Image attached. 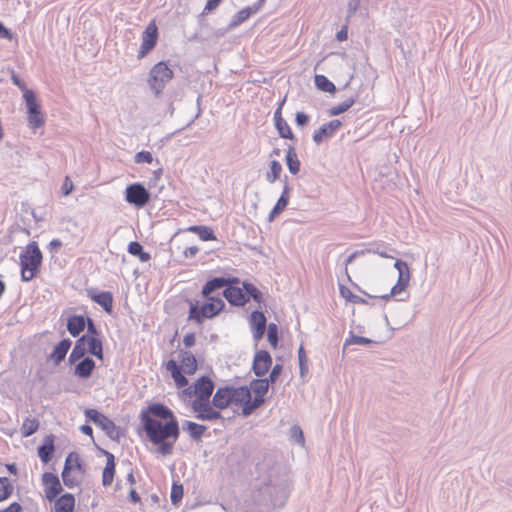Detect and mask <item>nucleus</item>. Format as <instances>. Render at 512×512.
<instances>
[{
	"instance_id": "nucleus-1",
	"label": "nucleus",
	"mask_w": 512,
	"mask_h": 512,
	"mask_svg": "<svg viewBox=\"0 0 512 512\" xmlns=\"http://www.w3.org/2000/svg\"><path fill=\"white\" fill-rule=\"evenodd\" d=\"M251 490L255 512H274L283 508L293 489L292 472L273 450H264L255 465Z\"/></svg>"
},
{
	"instance_id": "nucleus-2",
	"label": "nucleus",
	"mask_w": 512,
	"mask_h": 512,
	"mask_svg": "<svg viewBox=\"0 0 512 512\" xmlns=\"http://www.w3.org/2000/svg\"><path fill=\"white\" fill-rule=\"evenodd\" d=\"M138 419V434L144 431L146 439L156 446L158 454H172L181 434L174 412L163 402H151L140 411Z\"/></svg>"
},
{
	"instance_id": "nucleus-3",
	"label": "nucleus",
	"mask_w": 512,
	"mask_h": 512,
	"mask_svg": "<svg viewBox=\"0 0 512 512\" xmlns=\"http://www.w3.org/2000/svg\"><path fill=\"white\" fill-rule=\"evenodd\" d=\"M231 307L244 308L251 301L266 306L265 294L248 279H241L231 274L228 286L221 293Z\"/></svg>"
},
{
	"instance_id": "nucleus-4",
	"label": "nucleus",
	"mask_w": 512,
	"mask_h": 512,
	"mask_svg": "<svg viewBox=\"0 0 512 512\" xmlns=\"http://www.w3.org/2000/svg\"><path fill=\"white\" fill-rule=\"evenodd\" d=\"M202 300L186 297L184 302L188 304V321L202 325L205 320H211L219 316L226 309V303L220 295L200 296Z\"/></svg>"
},
{
	"instance_id": "nucleus-5",
	"label": "nucleus",
	"mask_w": 512,
	"mask_h": 512,
	"mask_svg": "<svg viewBox=\"0 0 512 512\" xmlns=\"http://www.w3.org/2000/svg\"><path fill=\"white\" fill-rule=\"evenodd\" d=\"M43 265V253L38 242L30 241L19 254L20 279L30 282L39 277Z\"/></svg>"
},
{
	"instance_id": "nucleus-6",
	"label": "nucleus",
	"mask_w": 512,
	"mask_h": 512,
	"mask_svg": "<svg viewBox=\"0 0 512 512\" xmlns=\"http://www.w3.org/2000/svg\"><path fill=\"white\" fill-rule=\"evenodd\" d=\"M247 394L246 385L236 387L226 384L217 388L212 397V405L218 410H225L231 405L238 406L241 408L240 415L243 417V407L246 405Z\"/></svg>"
},
{
	"instance_id": "nucleus-7",
	"label": "nucleus",
	"mask_w": 512,
	"mask_h": 512,
	"mask_svg": "<svg viewBox=\"0 0 512 512\" xmlns=\"http://www.w3.org/2000/svg\"><path fill=\"white\" fill-rule=\"evenodd\" d=\"M175 72L170 60L155 63L147 74V85L152 95L159 99L163 96L167 84L174 79Z\"/></svg>"
},
{
	"instance_id": "nucleus-8",
	"label": "nucleus",
	"mask_w": 512,
	"mask_h": 512,
	"mask_svg": "<svg viewBox=\"0 0 512 512\" xmlns=\"http://www.w3.org/2000/svg\"><path fill=\"white\" fill-rule=\"evenodd\" d=\"M86 422L93 423L101 429L112 441L119 442L126 435V430L117 426L115 422L97 408H86L84 410Z\"/></svg>"
},
{
	"instance_id": "nucleus-9",
	"label": "nucleus",
	"mask_w": 512,
	"mask_h": 512,
	"mask_svg": "<svg viewBox=\"0 0 512 512\" xmlns=\"http://www.w3.org/2000/svg\"><path fill=\"white\" fill-rule=\"evenodd\" d=\"M270 388V386L260 381L259 378L252 379L250 383L246 385L248 394L246 395V405L243 407V417H249L268 402L272 397L267 396Z\"/></svg>"
},
{
	"instance_id": "nucleus-10",
	"label": "nucleus",
	"mask_w": 512,
	"mask_h": 512,
	"mask_svg": "<svg viewBox=\"0 0 512 512\" xmlns=\"http://www.w3.org/2000/svg\"><path fill=\"white\" fill-rule=\"evenodd\" d=\"M68 365L71 367V371L74 377L79 380L90 379L96 368V359L94 357L84 355L72 350L68 357Z\"/></svg>"
},
{
	"instance_id": "nucleus-11",
	"label": "nucleus",
	"mask_w": 512,
	"mask_h": 512,
	"mask_svg": "<svg viewBox=\"0 0 512 512\" xmlns=\"http://www.w3.org/2000/svg\"><path fill=\"white\" fill-rule=\"evenodd\" d=\"M26 115H27V125L34 132L42 128L46 123V115L42 110V104L40 99L38 98L37 93L27 94V97L24 99Z\"/></svg>"
},
{
	"instance_id": "nucleus-12",
	"label": "nucleus",
	"mask_w": 512,
	"mask_h": 512,
	"mask_svg": "<svg viewBox=\"0 0 512 512\" xmlns=\"http://www.w3.org/2000/svg\"><path fill=\"white\" fill-rule=\"evenodd\" d=\"M214 389L215 383L212 378L208 374H203L183 389L182 394L188 398L196 397L195 400L209 401Z\"/></svg>"
},
{
	"instance_id": "nucleus-13",
	"label": "nucleus",
	"mask_w": 512,
	"mask_h": 512,
	"mask_svg": "<svg viewBox=\"0 0 512 512\" xmlns=\"http://www.w3.org/2000/svg\"><path fill=\"white\" fill-rule=\"evenodd\" d=\"M104 345L105 339H97V338H88L85 336H80L74 342V346L72 350L81 353L82 356L88 355L94 357L96 360L104 363L105 353H104Z\"/></svg>"
},
{
	"instance_id": "nucleus-14",
	"label": "nucleus",
	"mask_w": 512,
	"mask_h": 512,
	"mask_svg": "<svg viewBox=\"0 0 512 512\" xmlns=\"http://www.w3.org/2000/svg\"><path fill=\"white\" fill-rule=\"evenodd\" d=\"M160 37L156 20L152 19L141 35V44L137 53V60H142L151 54L158 45Z\"/></svg>"
},
{
	"instance_id": "nucleus-15",
	"label": "nucleus",
	"mask_w": 512,
	"mask_h": 512,
	"mask_svg": "<svg viewBox=\"0 0 512 512\" xmlns=\"http://www.w3.org/2000/svg\"><path fill=\"white\" fill-rule=\"evenodd\" d=\"M152 194L142 182L128 184L124 191V200L137 209L144 208L151 201Z\"/></svg>"
},
{
	"instance_id": "nucleus-16",
	"label": "nucleus",
	"mask_w": 512,
	"mask_h": 512,
	"mask_svg": "<svg viewBox=\"0 0 512 512\" xmlns=\"http://www.w3.org/2000/svg\"><path fill=\"white\" fill-rule=\"evenodd\" d=\"M90 319L91 316L87 312L76 314L65 310L60 316V320L65 322L67 332L76 339L83 334L87 322H89Z\"/></svg>"
},
{
	"instance_id": "nucleus-17",
	"label": "nucleus",
	"mask_w": 512,
	"mask_h": 512,
	"mask_svg": "<svg viewBox=\"0 0 512 512\" xmlns=\"http://www.w3.org/2000/svg\"><path fill=\"white\" fill-rule=\"evenodd\" d=\"M191 408L195 413V418L200 421H216L219 419H223L221 414L222 410L216 409L212 405V401H201V400H193L191 403Z\"/></svg>"
},
{
	"instance_id": "nucleus-18",
	"label": "nucleus",
	"mask_w": 512,
	"mask_h": 512,
	"mask_svg": "<svg viewBox=\"0 0 512 512\" xmlns=\"http://www.w3.org/2000/svg\"><path fill=\"white\" fill-rule=\"evenodd\" d=\"M272 365L273 359L270 352L267 349H256L251 365L253 374L257 378L264 377L270 371Z\"/></svg>"
},
{
	"instance_id": "nucleus-19",
	"label": "nucleus",
	"mask_w": 512,
	"mask_h": 512,
	"mask_svg": "<svg viewBox=\"0 0 512 512\" xmlns=\"http://www.w3.org/2000/svg\"><path fill=\"white\" fill-rule=\"evenodd\" d=\"M87 297L98 304L105 313L112 315L114 312V296L110 291H101L95 287L86 288Z\"/></svg>"
},
{
	"instance_id": "nucleus-20",
	"label": "nucleus",
	"mask_w": 512,
	"mask_h": 512,
	"mask_svg": "<svg viewBox=\"0 0 512 512\" xmlns=\"http://www.w3.org/2000/svg\"><path fill=\"white\" fill-rule=\"evenodd\" d=\"M343 126L342 119H333L322 124L318 129L314 130L312 140L316 145H321L324 141L334 137Z\"/></svg>"
},
{
	"instance_id": "nucleus-21",
	"label": "nucleus",
	"mask_w": 512,
	"mask_h": 512,
	"mask_svg": "<svg viewBox=\"0 0 512 512\" xmlns=\"http://www.w3.org/2000/svg\"><path fill=\"white\" fill-rule=\"evenodd\" d=\"M231 274L225 273L221 276H209L205 283L202 285L199 295L200 296H214L213 294L220 289H226L230 280Z\"/></svg>"
},
{
	"instance_id": "nucleus-22",
	"label": "nucleus",
	"mask_w": 512,
	"mask_h": 512,
	"mask_svg": "<svg viewBox=\"0 0 512 512\" xmlns=\"http://www.w3.org/2000/svg\"><path fill=\"white\" fill-rule=\"evenodd\" d=\"M72 344L73 342L70 338H62L53 346L52 351L47 355L46 360L48 362L51 361L54 367H58L65 360Z\"/></svg>"
},
{
	"instance_id": "nucleus-23",
	"label": "nucleus",
	"mask_w": 512,
	"mask_h": 512,
	"mask_svg": "<svg viewBox=\"0 0 512 512\" xmlns=\"http://www.w3.org/2000/svg\"><path fill=\"white\" fill-rule=\"evenodd\" d=\"M55 440L56 436L52 433L45 435L40 445L37 447V455L40 461L47 465L55 456Z\"/></svg>"
},
{
	"instance_id": "nucleus-24",
	"label": "nucleus",
	"mask_w": 512,
	"mask_h": 512,
	"mask_svg": "<svg viewBox=\"0 0 512 512\" xmlns=\"http://www.w3.org/2000/svg\"><path fill=\"white\" fill-rule=\"evenodd\" d=\"M166 370L170 373L171 378L173 379L175 386L178 389H185L189 386L188 378L186 377V373L182 371V367L179 365V362L175 359H169L166 363H164Z\"/></svg>"
},
{
	"instance_id": "nucleus-25",
	"label": "nucleus",
	"mask_w": 512,
	"mask_h": 512,
	"mask_svg": "<svg viewBox=\"0 0 512 512\" xmlns=\"http://www.w3.org/2000/svg\"><path fill=\"white\" fill-rule=\"evenodd\" d=\"M191 232L196 234L201 241H215L217 240L216 233L211 226L208 225H191L186 229H178L170 238V242L174 240V238L180 234L181 232Z\"/></svg>"
},
{
	"instance_id": "nucleus-26",
	"label": "nucleus",
	"mask_w": 512,
	"mask_h": 512,
	"mask_svg": "<svg viewBox=\"0 0 512 512\" xmlns=\"http://www.w3.org/2000/svg\"><path fill=\"white\" fill-rule=\"evenodd\" d=\"M178 359L180 361L179 365L182 367V371L187 375H194L198 371V360L190 350L180 349Z\"/></svg>"
},
{
	"instance_id": "nucleus-27",
	"label": "nucleus",
	"mask_w": 512,
	"mask_h": 512,
	"mask_svg": "<svg viewBox=\"0 0 512 512\" xmlns=\"http://www.w3.org/2000/svg\"><path fill=\"white\" fill-rule=\"evenodd\" d=\"M196 443L202 442V438L208 429V426L199 424L191 420H183L181 428Z\"/></svg>"
},
{
	"instance_id": "nucleus-28",
	"label": "nucleus",
	"mask_w": 512,
	"mask_h": 512,
	"mask_svg": "<svg viewBox=\"0 0 512 512\" xmlns=\"http://www.w3.org/2000/svg\"><path fill=\"white\" fill-rule=\"evenodd\" d=\"M52 502L54 503L53 512H74L75 510V496L70 492L62 493Z\"/></svg>"
},
{
	"instance_id": "nucleus-29",
	"label": "nucleus",
	"mask_w": 512,
	"mask_h": 512,
	"mask_svg": "<svg viewBox=\"0 0 512 512\" xmlns=\"http://www.w3.org/2000/svg\"><path fill=\"white\" fill-rule=\"evenodd\" d=\"M266 307L267 305L264 306V304H257V307L251 311V313L248 316V323L250 328H267L269 323H267V317L264 311Z\"/></svg>"
},
{
	"instance_id": "nucleus-30",
	"label": "nucleus",
	"mask_w": 512,
	"mask_h": 512,
	"mask_svg": "<svg viewBox=\"0 0 512 512\" xmlns=\"http://www.w3.org/2000/svg\"><path fill=\"white\" fill-rule=\"evenodd\" d=\"M105 458L106 465L102 471V485L109 487L113 483L116 474V457L113 453L108 452Z\"/></svg>"
},
{
	"instance_id": "nucleus-31",
	"label": "nucleus",
	"mask_w": 512,
	"mask_h": 512,
	"mask_svg": "<svg viewBox=\"0 0 512 512\" xmlns=\"http://www.w3.org/2000/svg\"><path fill=\"white\" fill-rule=\"evenodd\" d=\"M360 102V91L356 92L354 95H352L351 97L347 98L346 100H344L343 102L335 105V106H332L330 107L328 110H327V114L329 116H339L341 114H344L345 112H347L354 104Z\"/></svg>"
},
{
	"instance_id": "nucleus-32",
	"label": "nucleus",
	"mask_w": 512,
	"mask_h": 512,
	"mask_svg": "<svg viewBox=\"0 0 512 512\" xmlns=\"http://www.w3.org/2000/svg\"><path fill=\"white\" fill-rule=\"evenodd\" d=\"M285 164L289 170V172L296 176L299 174L301 170V161L297 155L296 149L294 145H288L285 154Z\"/></svg>"
},
{
	"instance_id": "nucleus-33",
	"label": "nucleus",
	"mask_w": 512,
	"mask_h": 512,
	"mask_svg": "<svg viewBox=\"0 0 512 512\" xmlns=\"http://www.w3.org/2000/svg\"><path fill=\"white\" fill-rule=\"evenodd\" d=\"M383 343H385L384 340H373V339L368 338V337L357 335L352 330H350L348 337L344 341L343 353L345 352V349L348 346H350V345H363V346H367V345H371V344H378V345H380V344H383Z\"/></svg>"
},
{
	"instance_id": "nucleus-34",
	"label": "nucleus",
	"mask_w": 512,
	"mask_h": 512,
	"mask_svg": "<svg viewBox=\"0 0 512 512\" xmlns=\"http://www.w3.org/2000/svg\"><path fill=\"white\" fill-rule=\"evenodd\" d=\"M67 466L70 471H77L80 474H84L86 472V464L76 451H71L66 456L64 467Z\"/></svg>"
},
{
	"instance_id": "nucleus-35",
	"label": "nucleus",
	"mask_w": 512,
	"mask_h": 512,
	"mask_svg": "<svg viewBox=\"0 0 512 512\" xmlns=\"http://www.w3.org/2000/svg\"><path fill=\"white\" fill-rule=\"evenodd\" d=\"M127 252L130 255L137 257L143 263L148 262L151 259V254L145 251L143 245L138 241L129 242Z\"/></svg>"
},
{
	"instance_id": "nucleus-36",
	"label": "nucleus",
	"mask_w": 512,
	"mask_h": 512,
	"mask_svg": "<svg viewBox=\"0 0 512 512\" xmlns=\"http://www.w3.org/2000/svg\"><path fill=\"white\" fill-rule=\"evenodd\" d=\"M314 85L317 90L325 93L335 94L337 92L335 84L325 75L316 74L314 76Z\"/></svg>"
},
{
	"instance_id": "nucleus-37",
	"label": "nucleus",
	"mask_w": 512,
	"mask_h": 512,
	"mask_svg": "<svg viewBox=\"0 0 512 512\" xmlns=\"http://www.w3.org/2000/svg\"><path fill=\"white\" fill-rule=\"evenodd\" d=\"M267 341L269 342L272 349H277L279 347V342L282 339V333L279 329V326L270 322L266 328Z\"/></svg>"
},
{
	"instance_id": "nucleus-38",
	"label": "nucleus",
	"mask_w": 512,
	"mask_h": 512,
	"mask_svg": "<svg viewBox=\"0 0 512 512\" xmlns=\"http://www.w3.org/2000/svg\"><path fill=\"white\" fill-rule=\"evenodd\" d=\"M274 127L280 138L297 142V137L285 119L274 122Z\"/></svg>"
},
{
	"instance_id": "nucleus-39",
	"label": "nucleus",
	"mask_w": 512,
	"mask_h": 512,
	"mask_svg": "<svg viewBox=\"0 0 512 512\" xmlns=\"http://www.w3.org/2000/svg\"><path fill=\"white\" fill-rule=\"evenodd\" d=\"M268 167L269 169L265 173V179L269 183H275L281 177L283 171L282 165L278 160L273 159L269 162Z\"/></svg>"
},
{
	"instance_id": "nucleus-40",
	"label": "nucleus",
	"mask_w": 512,
	"mask_h": 512,
	"mask_svg": "<svg viewBox=\"0 0 512 512\" xmlns=\"http://www.w3.org/2000/svg\"><path fill=\"white\" fill-rule=\"evenodd\" d=\"M256 14V11L252 8V6H246L239 10L231 19L230 27H238L245 21H247L251 16Z\"/></svg>"
},
{
	"instance_id": "nucleus-41",
	"label": "nucleus",
	"mask_w": 512,
	"mask_h": 512,
	"mask_svg": "<svg viewBox=\"0 0 512 512\" xmlns=\"http://www.w3.org/2000/svg\"><path fill=\"white\" fill-rule=\"evenodd\" d=\"M283 372V364L276 363L274 366L272 365L270 371L268 372V376L259 377L260 381L264 382L267 386L274 388V385L277 383L279 377Z\"/></svg>"
},
{
	"instance_id": "nucleus-42",
	"label": "nucleus",
	"mask_w": 512,
	"mask_h": 512,
	"mask_svg": "<svg viewBox=\"0 0 512 512\" xmlns=\"http://www.w3.org/2000/svg\"><path fill=\"white\" fill-rule=\"evenodd\" d=\"M40 426V422L35 417H26L20 428L22 437H29L35 434Z\"/></svg>"
},
{
	"instance_id": "nucleus-43",
	"label": "nucleus",
	"mask_w": 512,
	"mask_h": 512,
	"mask_svg": "<svg viewBox=\"0 0 512 512\" xmlns=\"http://www.w3.org/2000/svg\"><path fill=\"white\" fill-rule=\"evenodd\" d=\"M394 268L398 271V280L409 284L412 275L408 263L403 259L397 258L394 262Z\"/></svg>"
},
{
	"instance_id": "nucleus-44",
	"label": "nucleus",
	"mask_w": 512,
	"mask_h": 512,
	"mask_svg": "<svg viewBox=\"0 0 512 512\" xmlns=\"http://www.w3.org/2000/svg\"><path fill=\"white\" fill-rule=\"evenodd\" d=\"M184 496V486L182 483H180L179 480L173 479L172 486H171V492H170V500L171 504L173 506H178Z\"/></svg>"
},
{
	"instance_id": "nucleus-45",
	"label": "nucleus",
	"mask_w": 512,
	"mask_h": 512,
	"mask_svg": "<svg viewBox=\"0 0 512 512\" xmlns=\"http://www.w3.org/2000/svg\"><path fill=\"white\" fill-rule=\"evenodd\" d=\"M14 492L13 482L6 476L0 477V503L8 500Z\"/></svg>"
},
{
	"instance_id": "nucleus-46",
	"label": "nucleus",
	"mask_w": 512,
	"mask_h": 512,
	"mask_svg": "<svg viewBox=\"0 0 512 512\" xmlns=\"http://www.w3.org/2000/svg\"><path fill=\"white\" fill-rule=\"evenodd\" d=\"M81 336H85L88 338H97V339H105L102 330L100 329L99 325L96 323V321L91 317L89 322H87V325L85 327V331Z\"/></svg>"
},
{
	"instance_id": "nucleus-47",
	"label": "nucleus",
	"mask_w": 512,
	"mask_h": 512,
	"mask_svg": "<svg viewBox=\"0 0 512 512\" xmlns=\"http://www.w3.org/2000/svg\"><path fill=\"white\" fill-rule=\"evenodd\" d=\"M10 80L13 83V85L20 89V91L22 92L23 99L27 97V94L36 93L33 89H29L27 87L26 82L14 70L11 71Z\"/></svg>"
},
{
	"instance_id": "nucleus-48",
	"label": "nucleus",
	"mask_w": 512,
	"mask_h": 512,
	"mask_svg": "<svg viewBox=\"0 0 512 512\" xmlns=\"http://www.w3.org/2000/svg\"><path fill=\"white\" fill-rule=\"evenodd\" d=\"M166 97L171 102H181L185 97V89L183 86H171L167 89Z\"/></svg>"
},
{
	"instance_id": "nucleus-49",
	"label": "nucleus",
	"mask_w": 512,
	"mask_h": 512,
	"mask_svg": "<svg viewBox=\"0 0 512 512\" xmlns=\"http://www.w3.org/2000/svg\"><path fill=\"white\" fill-rule=\"evenodd\" d=\"M44 492H45L46 499L50 503H52V501L55 500L56 498H58L61 495V493L63 492V486H62L60 480L58 481V483H54L53 485L47 486V488L44 489Z\"/></svg>"
},
{
	"instance_id": "nucleus-50",
	"label": "nucleus",
	"mask_w": 512,
	"mask_h": 512,
	"mask_svg": "<svg viewBox=\"0 0 512 512\" xmlns=\"http://www.w3.org/2000/svg\"><path fill=\"white\" fill-rule=\"evenodd\" d=\"M71 472L72 471L68 470V466L63 467L61 472L63 484L69 489H73L80 484V480H78L76 477H73Z\"/></svg>"
},
{
	"instance_id": "nucleus-51",
	"label": "nucleus",
	"mask_w": 512,
	"mask_h": 512,
	"mask_svg": "<svg viewBox=\"0 0 512 512\" xmlns=\"http://www.w3.org/2000/svg\"><path fill=\"white\" fill-rule=\"evenodd\" d=\"M290 439L299 445L305 444V436L302 428L298 424H294L289 429Z\"/></svg>"
},
{
	"instance_id": "nucleus-52",
	"label": "nucleus",
	"mask_w": 512,
	"mask_h": 512,
	"mask_svg": "<svg viewBox=\"0 0 512 512\" xmlns=\"http://www.w3.org/2000/svg\"><path fill=\"white\" fill-rule=\"evenodd\" d=\"M154 161L153 155L150 151L141 150L134 155V162L136 164L147 163L151 164Z\"/></svg>"
},
{
	"instance_id": "nucleus-53",
	"label": "nucleus",
	"mask_w": 512,
	"mask_h": 512,
	"mask_svg": "<svg viewBox=\"0 0 512 512\" xmlns=\"http://www.w3.org/2000/svg\"><path fill=\"white\" fill-rule=\"evenodd\" d=\"M384 247V243H373L370 245L369 248L364 249L365 254L367 253H373L377 254L382 258H392L391 255L387 254L385 250L382 249Z\"/></svg>"
},
{
	"instance_id": "nucleus-54",
	"label": "nucleus",
	"mask_w": 512,
	"mask_h": 512,
	"mask_svg": "<svg viewBox=\"0 0 512 512\" xmlns=\"http://www.w3.org/2000/svg\"><path fill=\"white\" fill-rule=\"evenodd\" d=\"M311 117L304 111H297L295 113V124L299 128H304L309 125Z\"/></svg>"
},
{
	"instance_id": "nucleus-55",
	"label": "nucleus",
	"mask_w": 512,
	"mask_h": 512,
	"mask_svg": "<svg viewBox=\"0 0 512 512\" xmlns=\"http://www.w3.org/2000/svg\"><path fill=\"white\" fill-rule=\"evenodd\" d=\"M41 480H42V485L44 486V489H46L47 486L53 485L54 483H58V481L60 479L56 473L46 471L42 474Z\"/></svg>"
},
{
	"instance_id": "nucleus-56",
	"label": "nucleus",
	"mask_w": 512,
	"mask_h": 512,
	"mask_svg": "<svg viewBox=\"0 0 512 512\" xmlns=\"http://www.w3.org/2000/svg\"><path fill=\"white\" fill-rule=\"evenodd\" d=\"M361 4V0H349L347 5L346 22L349 23L352 16L356 14Z\"/></svg>"
},
{
	"instance_id": "nucleus-57",
	"label": "nucleus",
	"mask_w": 512,
	"mask_h": 512,
	"mask_svg": "<svg viewBox=\"0 0 512 512\" xmlns=\"http://www.w3.org/2000/svg\"><path fill=\"white\" fill-rule=\"evenodd\" d=\"M339 294L342 298H344L347 302L353 303L356 294H354L346 285L339 283Z\"/></svg>"
},
{
	"instance_id": "nucleus-58",
	"label": "nucleus",
	"mask_w": 512,
	"mask_h": 512,
	"mask_svg": "<svg viewBox=\"0 0 512 512\" xmlns=\"http://www.w3.org/2000/svg\"><path fill=\"white\" fill-rule=\"evenodd\" d=\"M206 8L204 7L202 12L197 15V23L201 29H207V30H213L212 27H210L209 23L206 20V16L210 15L211 13H205Z\"/></svg>"
},
{
	"instance_id": "nucleus-59",
	"label": "nucleus",
	"mask_w": 512,
	"mask_h": 512,
	"mask_svg": "<svg viewBox=\"0 0 512 512\" xmlns=\"http://www.w3.org/2000/svg\"><path fill=\"white\" fill-rule=\"evenodd\" d=\"M15 37V33L10 28L6 27L2 21H0V39L11 41Z\"/></svg>"
},
{
	"instance_id": "nucleus-60",
	"label": "nucleus",
	"mask_w": 512,
	"mask_h": 512,
	"mask_svg": "<svg viewBox=\"0 0 512 512\" xmlns=\"http://www.w3.org/2000/svg\"><path fill=\"white\" fill-rule=\"evenodd\" d=\"M73 190H74V184L71 181V179L69 178V176H66L61 185V193L63 196H68L72 193Z\"/></svg>"
},
{
	"instance_id": "nucleus-61",
	"label": "nucleus",
	"mask_w": 512,
	"mask_h": 512,
	"mask_svg": "<svg viewBox=\"0 0 512 512\" xmlns=\"http://www.w3.org/2000/svg\"><path fill=\"white\" fill-rule=\"evenodd\" d=\"M62 246H63L62 241L58 238H54L49 242L47 249L52 254V257H54V255L60 251Z\"/></svg>"
},
{
	"instance_id": "nucleus-62",
	"label": "nucleus",
	"mask_w": 512,
	"mask_h": 512,
	"mask_svg": "<svg viewBox=\"0 0 512 512\" xmlns=\"http://www.w3.org/2000/svg\"><path fill=\"white\" fill-rule=\"evenodd\" d=\"M408 286H409V284L407 282L397 279L396 284L390 290L391 295H394V296L399 295L400 293L404 292Z\"/></svg>"
},
{
	"instance_id": "nucleus-63",
	"label": "nucleus",
	"mask_w": 512,
	"mask_h": 512,
	"mask_svg": "<svg viewBox=\"0 0 512 512\" xmlns=\"http://www.w3.org/2000/svg\"><path fill=\"white\" fill-rule=\"evenodd\" d=\"M3 512H22L23 506L21 503L14 501L11 502L7 507L1 509Z\"/></svg>"
},
{
	"instance_id": "nucleus-64",
	"label": "nucleus",
	"mask_w": 512,
	"mask_h": 512,
	"mask_svg": "<svg viewBox=\"0 0 512 512\" xmlns=\"http://www.w3.org/2000/svg\"><path fill=\"white\" fill-rule=\"evenodd\" d=\"M3 512H22L23 506L21 503L14 501L11 502L7 507L1 509Z\"/></svg>"
}]
</instances>
